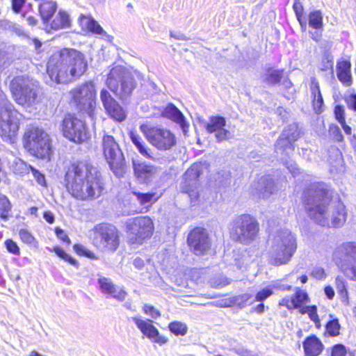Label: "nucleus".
Listing matches in <instances>:
<instances>
[{
  "instance_id": "f257e3e1",
  "label": "nucleus",
  "mask_w": 356,
  "mask_h": 356,
  "mask_svg": "<svg viewBox=\"0 0 356 356\" xmlns=\"http://www.w3.org/2000/svg\"><path fill=\"white\" fill-rule=\"evenodd\" d=\"M302 202L310 218L321 226L340 227L346 220L345 206L340 201H331L323 182L310 184L303 192Z\"/></svg>"
},
{
  "instance_id": "f03ea898",
  "label": "nucleus",
  "mask_w": 356,
  "mask_h": 356,
  "mask_svg": "<svg viewBox=\"0 0 356 356\" xmlns=\"http://www.w3.org/2000/svg\"><path fill=\"white\" fill-rule=\"evenodd\" d=\"M65 186L78 200H86L100 196L104 186L101 173L90 164L72 163L65 176Z\"/></svg>"
},
{
  "instance_id": "7ed1b4c3",
  "label": "nucleus",
  "mask_w": 356,
  "mask_h": 356,
  "mask_svg": "<svg viewBox=\"0 0 356 356\" xmlns=\"http://www.w3.org/2000/svg\"><path fill=\"white\" fill-rule=\"evenodd\" d=\"M87 69L84 56L75 49H63L53 54L47 65L51 81L64 83L81 76Z\"/></svg>"
},
{
  "instance_id": "20e7f679",
  "label": "nucleus",
  "mask_w": 356,
  "mask_h": 356,
  "mask_svg": "<svg viewBox=\"0 0 356 356\" xmlns=\"http://www.w3.org/2000/svg\"><path fill=\"white\" fill-rule=\"evenodd\" d=\"M268 261L274 266L288 264L297 250L296 236L289 229L279 230L269 237Z\"/></svg>"
},
{
  "instance_id": "39448f33",
  "label": "nucleus",
  "mask_w": 356,
  "mask_h": 356,
  "mask_svg": "<svg viewBox=\"0 0 356 356\" xmlns=\"http://www.w3.org/2000/svg\"><path fill=\"white\" fill-rule=\"evenodd\" d=\"M137 75L136 72H131L123 66L117 65L110 70L106 84L121 100H124L136 89L137 83L135 76Z\"/></svg>"
},
{
  "instance_id": "423d86ee",
  "label": "nucleus",
  "mask_w": 356,
  "mask_h": 356,
  "mask_svg": "<svg viewBox=\"0 0 356 356\" xmlns=\"http://www.w3.org/2000/svg\"><path fill=\"white\" fill-rule=\"evenodd\" d=\"M24 145L31 154L38 158L50 157V138L42 128L33 125L28 126L24 135Z\"/></svg>"
},
{
  "instance_id": "0eeeda50",
  "label": "nucleus",
  "mask_w": 356,
  "mask_h": 356,
  "mask_svg": "<svg viewBox=\"0 0 356 356\" xmlns=\"http://www.w3.org/2000/svg\"><path fill=\"white\" fill-rule=\"evenodd\" d=\"M259 230L257 220L249 214H243L232 220L230 225V236L236 242L248 245L257 239Z\"/></svg>"
},
{
  "instance_id": "6e6552de",
  "label": "nucleus",
  "mask_w": 356,
  "mask_h": 356,
  "mask_svg": "<svg viewBox=\"0 0 356 356\" xmlns=\"http://www.w3.org/2000/svg\"><path fill=\"white\" fill-rule=\"evenodd\" d=\"M18 113L13 105L0 95V136L8 143L15 141L19 129Z\"/></svg>"
},
{
  "instance_id": "1a4fd4ad",
  "label": "nucleus",
  "mask_w": 356,
  "mask_h": 356,
  "mask_svg": "<svg viewBox=\"0 0 356 356\" xmlns=\"http://www.w3.org/2000/svg\"><path fill=\"white\" fill-rule=\"evenodd\" d=\"M332 259L346 277L356 281V242H345L338 245Z\"/></svg>"
},
{
  "instance_id": "9d476101",
  "label": "nucleus",
  "mask_w": 356,
  "mask_h": 356,
  "mask_svg": "<svg viewBox=\"0 0 356 356\" xmlns=\"http://www.w3.org/2000/svg\"><path fill=\"white\" fill-rule=\"evenodd\" d=\"M92 243L97 248L114 252L120 245V232L114 225L108 223L96 225L92 230Z\"/></svg>"
},
{
  "instance_id": "9b49d317",
  "label": "nucleus",
  "mask_w": 356,
  "mask_h": 356,
  "mask_svg": "<svg viewBox=\"0 0 356 356\" xmlns=\"http://www.w3.org/2000/svg\"><path fill=\"white\" fill-rule=\"evenodd\" d=\"M102 148L111 170L116 176H122L124 172V158L114 137L105 134L102 138Z\"/></svg>"
},
{
  "instance_id": "f8f14e48",
  "label": "nucleus",
  "mask_w": 356,
  "mask_h": 356,
  "mask_svg": "<svg viewBox=\"0 0 356 356\" xmlns=\"http://www.w3.org/2000/svg\"><path fill=\"white\" fill-rule=\"evenodd\" d=\"M73 102L77 108L93 118L96 106V90L93 83L86 82L70 91Z\"/></svg>"
},
{
  "instance_id": "ddd939ff",
  "label": "nucleus",
  "mask_w": 356,
  "mask_h": 356,
  "mask_svg": "<svg viewBox=\"0 0 356 356\" xmlns=\"http://www.w3.org/2000/svg\"><path fill=\"white\" fill-rule=\"evenodd\" d=\"M141 130L149 143L159 150H169L177 144L175 135L168 129L142 126Z\"/></svg>"
},
{
  "instance_id": "4468645a",
  "label": "nucleus",
  "mask_w": 356,
  "mask_h": 356,
  "mask_svg": "<svg viewBox=\"0 0 356 356\" xmlns=\"http://www.w3.org/2000/svg\"><path fill=\"white\" fill-rule=\"evenodd\" d=\"M10 91L15 101L22 106H31L35 103L37 94L28 79L17 76L10 83Z\"/></svg>"
},
{
  "instance_id": "2eb2a0df",
  "label": "nucleus",
  "mask_w": 356,
  "mask_h": 356,
  "mask_svg": "<svg viewBox=\"0 0 356 356\" xmlns=\"http://www.w3.org/2000/svg\"><path fill=\"white\" fill-rule=\"evenodd\" d=\"M129 240L132 244H141L151 237L154 230L152 219L147 216H140L133 219L127 225Z\"/></svg>"
},
{
  "instance_id": "dca6fc26",
  "label": "nucleus",
  "mask_w": 356,
  "mask_h": 356,
  "mask_svg": "<svg viewBox=\"0 0 356 356\" xmlns=\"http://www.w3.org/2000/svg\"><path fill=\"white\" fill-rule=\"evenodd\" d=\"M63 136L74 143H81L87 138L85 123L74 115L67 114L60 124Z\"/></svg>"
},
{
  "instance_id": "f3484780",
  "label": "nucleus",
  "mask_w": 356,
  "mask_h": 356,
  "mask_svg": "<svg viewBox=\"0 0 356 356\" xmlns=\"http://www.w3.org/2000/svg\"><path fill=\"white\" fill-rule=\"evenodd\" d=\"M299 135L300 132L296 123L288 125L284 128L275 143L276 153L281 156H289L294 151L293 143L298 140Z\"/></svg>"
},
{
  "instance_id": "a211bd4d",
  "label": "nucleus",
  "mask_w": 356,
  "mask_h": 356,
  "mask_svg": "<svg viewBox=\"0 0 356 356\" xmlns=\"http://www.w3.org/2000/svg\"><path fill=\"white\" fill-rule=\"evenodd\" d=\"M137 328L152 342L163 346L168 342V339L160 334L159 330L154 325V323L149 318L136 316L130 318Z\"/></svg>"
},
{
  "instance_id": "6ab92c4d",
  "label": "nucleus",
  "mask_w": 356,
  "mask_h": 356,
  "mask_svg": "<svg viewBox=\"0 0 356 356\" xmlns=\"http://www.w3.org/2000/svg\"><path fill=\"white\" fill-rule=\"evenodd\" d=\"M309 303V298L307 293L297 289L293 295L284 298L280 302V305L284 306L290 310L299 309V312H316V306H310Z\"/></svg>"
},
{
  "instance_id": "aec40b11",
  "label": "nucleus",
  "mask_w": 356,
  "mask_h": 356,
  "mask_svg": "<svg viewBox=\"0 0 356 356\" xmlns=\"http://www.w3.org/2000/svg\"><path fill=\"white\" fill-rule=\"evenodd\" d=\"M188 243L190 248L196 255H201L208 251L211 242L207 230L202 227H195L188 236Z\"/></svg>"
},
{
  "instance_id": "412c9836",
  "label": "nucleus",
  "mask_w": 356,
  "mask_h": 356,
  "mask_svg": "<svg viewBox=\"0 0 356 356\" xmlns=\"http://www.w3.org/2000/svg\"><path fill=\"white\" fill-rule=\"evenodd\" d=\"M100 99L108 115L118 122H122L127 117L126 111L106 89L100 92Z\"/></svg>"
},
{
  "instance_id": "4be33fe9",
  "label": "nucleus",
  "mask_w": 356,
  "mask_h": 356,
  "mask_svg": "<svg viewBox=\"0 0 356 356\" xmlns=\"http://www.w3.org/2000/svg\"><path fill=\"white\" fill-rule=\"evenodd\" d=\"M202 174V165L194 163L188 168L184 175V182L182 186V191L188 193L191 200L198 197V193L195 191L197 180Z\"/></svg>"
},
{
  "instance_id": "5701e85b",
  "label": "nucleus",
  "mask_w": 356,
  "mask_h": 356,
  "mask_svg": "<svg viewBox=\"0 0 356 356\" xmlns=\"http://www.w3.org/2000/svg\"><path fill=\"white\" fill-rule=\"evenodd\" d=\"M226 125L225 118L221 116H211L205 124L207 131L215 134V138L217 142L220 143L227 140L231 136L229 130L225 128Z\"/></svg>"
},
{
  "instance_id": "b1692460",
  "label": "nucleus",
  "mask_w": 356,
  "mask_h": 356,
  "mask_svg": "<svg viewBox=\"0 0 356 356\" xmlns=\"http://www.w3.org/2000/svg\"><path fill=\"white\" fill-rule=\"evenodd\" d=\"M163 115L178 124L184 135H186L189 124L186 121L185 117L180 110L173 104H168L162 112Z\"/></svg>"
},
{
  "instance_id": "393cba45",
  "label": "nucleus",
  "mask_w": 356,
  "mask_h": 356,
  "mask_svg": "<svg viewBox=\"0 0 356 356\" xmlns=\"http://www.w3.org/2000/svg\"><path fill=\"white\" fill-rule=\"evenodd\" d=\"M255 191L259 197L264 199L277 191V186L270 176H263L255 186Z\"/></svg>"
},
{
  "instance_id": "a878e982",
  "label": "nucleus",
  "mask_w": 356,
  "mask_h": 356,
  "mask_svg": "<svg viewBox=\"0 0 356 356\" xmlns=\"http://www.w3.org/2000/svg\"><path fill=\"white\" fill-rule=\"evenodd\" d=\"M134 170L135 175L140 181L143 183L149 181L151 178L156 172V168L145 163H136L134 162Z\"/></svg>"
},
{
  "instance_id": "bb28decb",
  "label": "nucleus",
  "mask_w": 356,
  "mask_h": 356,
  "mask_svg": "<svg viewBox=\"0 0 356 356\" xmlns=\"http://www.w3.org/2000/svg\"><path fill=\"white\" fill-rule=\"evenodd\" d=\"M303 348L305 356H318L323 351V345L315 335H312L304 341Z\"/></svg>"
},
{
  "instance_id": "cd10ccee",
  "label": "nucleus",
  "mask_w": 356,
  "mask_h": 356,
  "mask_svg": "<svg viewBox=\"0 0 356 356\" xmlns=\"http://www.w3.org/2000/svg\"><path fill=\"white\" fill-rule=\"evenodd\" d=\"M70 18L65 11H59L55 17L47 25L45 29L49 31L51 29L59 30L67 29L70 26Z\"/></svg>"
},
{
  "instance_id": "c85d7f7f",
  "label": "nucleus",
  "mask_w": 356,
  "mask_h": 356,
  "mask_svg": "<svg viewBox=\"0 0 356 356\" xmlns=\"http://www.w3.org/2000/svg\"><path fill=\"white\" fill-rule=\"evenodd\" d=\"M350 68L351 64L348 60H341L337 63V77L339 80L346 86H350L353 82Z\"/></svg>"
},
{
  "instance_id": "c756f323",
  "label": "nucleus",
  "mask_w": 356,
  "mask_h": 356,
  "mask_svg": "<svg viewBox=\"0 0 356 356\" xmlns=\"http://www.w3.org/2000/svg\"><path fill=\"white\" fill-rule=\"evenodd\" d=\"M310 90L313 98L314 108L316 112H321L323 106V99L320 90L319 83L314 77L311 79Z\"/></svg>"
},
{
  "instance_id": "7c9ffc66",
  "label": "nucleus",
  "mask_w": 356,
  "mask_h": 356,
  "mask_svg": "<svg viewBox=\"0 0 356 356\" xmlns=\"http://www.w3.org/2000/svg\"><path fill=\"white\" fill-rule=\"evenodd\" d=\"M56 10L57 4L55 1H45L40 5L39 13L45 27L49 23Z\"/></svg>"
},
{
  "instance_id": "2f4dec72",
  "label": "nucleus",
  "mask_w": 356,
  "mask_h": 356,
  "mask_svg": "<svg viewBox=\"0 0 356 356\" xmlns=\"http://www.w3.org/2000/svg\"><path fill=\"white\" fill-rule=\"evenodd\" d=\"M283 72L282 70L268 68L262 76L263 81L269 86H274L282 79Z\"/></svg>"
},
{
  "instance_id": "473e14b6",
  "label": "nucleus",
  "mask_w": 356,
  "mask_h": 356,
  "mask_svg": "<svg viewBox=\"0 0 356 356\" xmlns=\"http://www.w3.org/2000/svg\"><path fill=\"white\" fill-rule=\"evenodd\" d=\"M131 139L132 143L136 147L138 152L143 156L148 158V159L153 158L150 154V149L145 146V143L143 141V140L138 135L131 133Z\"/></svg>"
},
{
  "instance_id": "72a5a7b5",
  "label": "nucleus",
  "mask_w": 356,
  "mask_h": 356,
  "mask_svg": "<svg viewBox=\"0 0 356 356\" xmlns=\"http://www.w3.org/2000/svg\"><path fill=\"white\" fill-rule=\"evenodd\" d=\"M81 19V23L84 24L90 32L99 35L105 33L102 26L94 19L82 16Z\"/></svg>"
},
{
  "instance_id": "f704fd0d",
  "label": "nucleus",
  "mask_w": 356,
  "mask_h": 356,
  "mask_svg": "<svg viewBox=\"0 0 356 356\" xmlns=\"http://www.w3.org/2000/svg\"><path fill=\"white\" fill-rule=\"evenodd\" d=\"M309 25L316 30L322 29L323 15L320 10H314L309 13Z\"/></svg>"
},
{
  "instance_id": "c9c22d12",
  "label": "nucleus",
  "mask_w": 356,
  "mask_h": 356,
  "mask_svg": "<svg viewBox=\"0 0 356 356\" xmlns=\"http://www.w3.org/2000/svg\"><path fill=\"white\" fill-rule=\"evenodd\" d=\"M10 210L11 204L9 200L6 195L0 194V218L7 220Z\"/></svg>"
},
{
  "instance_id": "e433bc0d",
  "label": "nucleus",
  "mask_w": 356,
  "mask_h": 356,
  "mask_svg": "<svg viewBox=\"0 0 356 356\" xmlns=\"http://www.w3.org/2000/svg\"><path fill=\"white\" fill-rule=\"evenodd\" d=\"M31 165H29L20 159H16L14 161L13 170L15 173L23 175L28 174L33 168Z\"/></svg>"
},
{
  "instance_id": "4c0bfd02",
  "label": "nucleus",
  "mask_w": 356,
  "mask_h": 356,
  "mask_svg": "<svg viewBox=\"0 0 356 356\" xmlns=\"http://www.w3.org/2000/svg\"><path fill=\"white\" fill-rule=\"evenodd\" d=\"M170 331L178 336H184L187 333L188 327L185 323L179 321H173L168 325Z\"/></svg>"
},
{
  "instance_id": "58836bf2",
  "label": "nucleus",
  "mask_w": 356,
  "mask_h": 356,
  "mask_svg": "<svg viewBox=\"0 0 356 356\" xmlns=\"http://www.w3.org/2000/svg\"><path fill=\"white\" fill-rule=\"evenodd\" d=\"M335 285L338 293L342 298H348V291L346 289L347 282L342 276H337L335 278Z\"/></svg>"
},
{
  "instance_id": "ea45409f",
  "label": "nucleus",
  "mask_w": 356,
  "mask_h": 356,
  "mask_svg": "<svg viewBox=\"0 0 356 356\" xmlns=\"http://www.w3.org/2000/svg\"><path fill=\"white\" fill-rule=\"evenodd\" d=\"M134 195L136 196L137 200L142 205H145L148 203H151L153 199L154 201H156L157 200V198H154L155 196L154 193H143L140 192H134Z\"/></svg>"
},
{
  "instance_id": "a19ab883",
  "label": "nucleus",
  "mask_w": 356,
  "mask_h": 356,
  "mask_svg": "<svg viewBox=\"0 0 356 356\" xmlns=\"http://www.w3.org/2000/svg\"><path fill=\"white\" fill-rule=\"evenodd\" d=\"M318 67L322 71L333 68V58L329 53H325Z\"/></svg>"
},
{
  "instance_id": "79ce46f5",
  "label": "nucleus",
  "mask_w": 356,
  "mask_h": 356,
  "mask_svg": "<svg viewBox=\"0 0 356 356\" xmlns=\"http://www.w3.org/2000/svg\"><path fill=\"white\" fill-rule=\"evenodd\" d=\"M99 284L102 293L106 294L107 296L109 295L112 289H114L115 286L110 280L105 277L99 279Z\"/></svg>"
},
{
  "instance_id": "37998d69",
  "label": "nucleus",
  "mask_w": 356,
  "mask_h": 356,
  "mask_svg": "<svg viewBox=\"0 0 356 356\" xmlns=\"http://www.w3.org/2000/svg\"><path fill=\"white\" fill-rule=\"evenodd\" d=\"M54 252L60 258L64 259L66 261H68L70 264L76 267L78 266V262L76 261V259L67 254L63 249L59 247H56L54 248Z\"/></svg>"
},
{
  "instance_id": "c03bdc74",
  "label": "nucleus",
  "mask_w": 356,
  "mask_h": 356,
  "mask_svg": "<svg viewBox=\"0 0 356 356\" xmlns=\"http://www.w3.org/2000/svg\"><path fill=\"white\" fill-rule=\"evenodd\" d=\"M328 333L332 336H337L339 334L340 325L338 319H333L328 322L326 325Z\"/></svg>"
},
{
  "instance_id": "a18cd8bd",
  "label": "nucleus",
  "mask_w": 356,
  "mask_h": 356,
  "mask_svg": "<svg viewBox=\"0 0 356 356\" xmlns=\"http://www.w3.org/2000/svg\"><path fill=\"white\" fill-rule=\"evenodd\" d=\"M329 133L334 140L337 142H342L343 140V136L337 125L331 124L329 127Z\"/></svg>"
},
{
  "instance_id": "49530a36",
  "label": "nucleus",
  "mask_w": 356,
  "mask_h": 356,
  "mask_svg": "<svg viewBox=\"0 0 356 356\" xmlns=\"http://www.w3.org/2000/svg\"><path fill=\"white\" fill-rule=\"evenodd\" d=\"M127 293L120 286L115 285L108 297H112L119 301H122L126 297Z\"/></svg>"
},
{
  "instance_id": "de8ad7c7",
  "label": "nucleus",
  "mask_w": 356,
  "mask_h": 356,
  "mask_svg": "<svg viewBox=\"0 0 356 356\" xmlns=\"http://www.w3.org/2000/svg\"><path fill=\"white\" fill-rule=\"evenodd\" d=\"M273 288L270 286V284L268 286L262 289L261 291L257 293L256 294V300L257 301H263L267 298H268L270 296L273 294Z\"/></svg>"
},
{
  "instance_id": "09e8293b",
  "label": "nucleus",
  "mask_w": 356,
  "mask_h": 356,
  "mask_svg": "<svg viewBox=\"0 0 356 356\" xmlns=\"http://www.w3.org/2000/svg\"><path fill=\"white\" fill-rule=\"evenodd\" d=\"M19 235L21 240L27 244H33L35 242V238L27 229H22L19 230Z\"/></svg>"
},
{
  "instance_id": "8fccbe9b",
  "label": "nucleus",
  "mask_w": 356,
  "mask_h": 356,
  "mask_svg": "<svg viewBox=\"0 0 356 356\" xmlns=\"http://www.w3.org/2000/svg\"><path fill=\"white\" fill-rule=\"evenodd\" d=\"M74 250L79 255L86 256L88 258H92L94 254L87 250L83 245L79 244H75L73 247Z\"/></svg>"
},
{
  "instance_id": "3c124183",
  "label": "nucleus",
  "mask_w": 356,
  "mask_h": 356,
  "mask_svg": "<svg viewBox=\"0 0 356 356\" xmlns=\"http://www.w3.org/2000/svg\"><path fill=\"white\" fill-rule=\"evenodd\" d=\"M5 245L8 251L12 254H19V248L17 243L12 239H8L5 241Z\"/></svg>"
},
{
  "instance_id": "603ef678",
  "label": "nucleus",
  "mask_w": 356,
  "mask_h": 356,
  "mask_svg": "<svg viewBox=\"0 0 356 356\" xmlns=\"http://www.w3.org/2000/svg\"><path fill=\"white\" fill-rule=\"evenodd\" d=\"M334 116L336 120L339 122V123H341L346 121L345 111L342 106L337 105L334 107Z\"/></svg>"
},
{
  "instance_id": "864d4df0",
  "label": "nucleus",
  "mask_w": 356,
  "mask_h": 356,
  "mask_svg": "<svg viewBox=\"0 0 356 356\" xmlns=\"http://www.w3.org/2000/svg\"><path fill=\"white\" fill-rule=\"evenodd\" d=\"M311 275L317 280H324L326 277L325 270L321 267H314L312 272Z\"/></svg>"
},
{
  "instance_id": "5fc2aeb1",
  "label": "nucleus",
  "mask_w": 356,
  "mask_h": 356,
  "mask_svg": "<svg viewBox=\"0 0 356 356\" xmlns=\"http://www.w3.org/2000/svg\"><path fill=\"white\" fill-rule=\"evenodd\" d=\"M31 172L33 174V176L35 179L36 181L38 183V184H40L42 186H46V180H45L44 175L43 174H42L40 172H39L35 168H31Z\"/></svg>"
},
{
  "instance_id": "6e6d98bb",
  "label": "nucleus",
  "mask_w": 356,
  "mask_h": 356,
  "mask_svg": "<svg viewBox=\"0 0 356 356\" xmlns=\"http://www.w3.org/2000/svg\"><path fill=\"white\" fill-rule=\"evenodd\" d=\"M346 353V348L343 345L337 344L332 348L331 356H345Z\"/></svg>"
},
{
  "instance_id": "4d7b16f0",
  "label": "nucleus",
  "mask_w": 356,
  "mask_h": 356,
  "mask_svg": "<svg viewBox=\"0 0 356 356\" xmlns=\"http://www.w3.org/2000/svg\"><path fill=\"white\" fill-rule=\"evenodd\" d=\"M270 286L273 288V291L274 289L275 290H280V291H289L291 289V286L287 284L282 283V281H275L273 282Z\"/></svg>"
},
{
  "instance_id": "13d9d810",
  "label": "nucleus",
  "mask_w": 356,
  "mask_h": 356,
  "mask_svg": "<svg viewBox=\"0 0 356 356\" xmlns=\"http://www.w3.org/2000/svg\"><path fill=\"white\" fill-rule=\"evenodd\" d=\"M293 8L297 17V19L298 22H300V18H302L303 15V6L302 3L299 1L296 0L293 5Z\"/></svg>"
},
{
  "instance_id": "bf43d9fd",
  "label": "nucleus",
  "mask_w": 356,
  "mask_h": 356,
  "mask_svg": "<svg viewBox=\"0 0 356 356\" xmlns=\"http://www.w3.org/2000/svg\"><path fill=\"white\" fill-rule=\"evenodd\" d=\"M285 165L293 177H296L299 174V169L298 168L296 163L293 161H286L285 162Z\"/></svg>"
},
{
  "instance_id": "052dcab7",
  "label": "nucleus",
  "mask_w": 356,
  "mask_h": 356,
  "mask_svg": "<svg viewBox=\"0 0 356 356\" xmlns=\"http://www.w3.org/2000/svg\"><path fill=\"white\" fill-rule=\"evenodd\" d=\"M55 233L57 237L62 240L63 242H65L67 244L70 243V238L62 229L56 227L55 229Z\"/></svg>"
},
{
  "instance_id": "680f3d73",
  "label": "nucleus",
  "mask_w": 356,
  "mask_h": 356,
  "mask_svg": "<svg viewBox=\"0 0 356 356\" xmlns=\"http://www.w3.org/2000/svg\"><path fill=\"white\" fill-rule=\"evenodd\" d=\"M25 0H12V8L15 13H19L24 6Z\"/></svg>"
},
{
  "instance_id": "e2e57ef3",
  "label": "nucleus",
  "mask_w": 356,
  "mask_h": 356,
  "mask_svg": "<svg viewBox=\"0 0 356 356\" xmlns=\"http://www.w3.org/2000/svg\"><path fill=\"white\" fill-rule=\"evenodd\" d=\"M349 108L356 111V94L350 95L348 99Z\"/></svg>"
},
{
  "instance_id": "0e129e2a",
  "label": "nucleus",
  "mask_w": 356,
  "mask_h": 356,
  "mask_svg": "<svg viewBox=\"0 0 356 356\" xmlns=\"http://www.w3.org/2000/svg\"><path fill=\"white\" fill-rule=\"evenodd\" d=\"M324 293L327 298L330 300H332L334 296V291L331 286H326L324 288Z\"/></svg>"
},
{
  "instance_id": "69168bd1",
  "label": "nucleus",
  "mask_w": 356,
  "mask_h": 356,
  "mask_svg": "<svg viewBox=\"0 0 356 356\" xmlns=\"http://www.w3.org/2000/svg\"><path fill=\"white\" fill-rule=\"evenodd\" d=\"M43 218L49 223H53L54 222V216L52 212L47 211L43 214Z\"/></svg>"
},
{
  "instance_id": "338daca9",
  "label": "nucleus",
  "mask_w": 356,
  "mask_h": 356,
  "mask_svg": "<svg viewBox=\"0 0 356 356\" xmlns=\"http://www.w3.org/2000/svg\"><path fill=\"white\" fill-rule=\"evenodd\" d=\"M339 124H341V126L342 129H343L346 134L350 135L352 134V129L350 126L346 124V121H344L341 123H339Z\"/></svg>"
},
{
  "instance_id": "774afa93",
  "label": "nucleus",
  "mask_w": 356,
  "mask_h": 356,
  "mask_svg": "<svg viewBox=\"0 0 356 356\" xmlns=\"http://www.w3.org/2000/svg\"><path fill=\"white\" fill-rule=\"evenodd\" d=\"M236 353L240 356H252L251 353L248 350L243 348H238L236 350Z\"/></svg>"
}]
</instances>
